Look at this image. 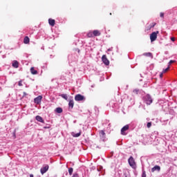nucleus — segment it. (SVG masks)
Here are the masks:
<instances>
[{"instance_id":"1","label":"nucleus","mask_w":177,"mask_h":177,"mask_svg":"<svg viewBox=\"0 0 177 177\" xmlns=\"http://www.w3.org/2000/svg\"><path fill=\"white\" fill-rule=\"evenodd\" d=\"M143 100L147 106H150V104L153 103V98L151 97V95L149 94L143 97Z\"/></svg>"},{"instance_id":"2","label":"nucleus","mask_w":177,"mask_h":177,"mask_svg":"<svg viewBox=\"0 0 177 177\" xmlns=\"http://www.w3.org/2000/svg\"><path fill=\"white\" fill-rule=\"evenodd\" d=\"M129 164L131 168H133L134 169H136V162H135V159H133V157L131 156L129 160Z\"/></svg>"},{"instance_id":"3","label":"nucleus","mask_w":177,"mask_h":177,"mask_svg":"<svg viewBox=\"0 0 177 177\" xmlns=\"http://www.w3.org/2000/svg\"><path fill=\"white\" fill-rule=\"evenodd\" d=\"M160 32L157 30L156 32H153L150 35L151 42H154V41L157 39V35Z\"/></svg>"},{"instance_id":"4","label":"nucleus","mask_w":177,"mask_h":177,"mask_svg":"<svg viewBox=\"0 0 177 177\" xmlns=\"http://www.w3.org/2000/svg\"><path fill=\"white\" fill-rule=\"evenodd\" d=\"M75 100L76 102H82V100H85V97L81 94H77L75 96Z\"/></svg>"},{"instance_id":"5","label":"nucleus","mask_w":177,"mask_h":177,"mask_svg":"<svg viewBox=\"0 0 177 177\" xmlns=\"http://www.w3.org/2000/svg\"><path fill=\"white\" fill-rule=\"evenodd\" d=\"M102 60L105 66H109V64H110V61H109L106 55H102Z\"/></svg>"},{"instance_id":"6","label":"nucleus","mask_w":177,"mask_h":177,"mask_svg":"<svg viewBox=\"0 0 177 177\" xmlns=\"http://www.w3.org/2000/svg\"><path fill=\"white\" fill-rule=\"evenodd\" d=\"M48 169H49V165H46L44 167H41L40 169L41 175H44V174L46 173Z\"/></svg>"},{"instance_id":"7","label":"nucleus","mask_w":177,"mask_h":177,"mask_svg":"<svg viewBox=\"0 0 177 177\" xmlns=\"http://www.w3.org/2000/svg\"><path fill=\"white\" fill-rule=\"evenodd\" d=\"M128 129H129V124H127L122 128L121 133L124 136L127 135V133H125V131H128Z\"/></svg>"},{"instance_id":"8","label":"nucleus","mask_w":177,"mask_h":177,"mask_svg":"<svg viewBox=\"0 0 177 177\" xmlns=\"http://www.w3.org/2000/svg\"><path fill=\"white\" fill-rule=\"evenodd\" d=\"M41 100H42V95H39L38 97L34 99V102L35 103H36V104H39Z\"/></svg>"},{"instance_id":"9","label":"nucleus","mask_w":177,"mask_h":177,"mask_svg":"<svg viewBox=\"0 0 177 177\" xmlns=\"http://www.w3.org/2000/svg\"><path fill=\"white\" fill-rule=\"evenodd\" d=\"M155 171H161V167L158 165H156L154 166L152 169H151V172H154Z\"/></svg>"},{"instance_id":"10","label":"nucleus","mask_w":177,"mask_h":177,"mask_svg":"<svg viewBox=\"0 0 177 177\" xmlns=\"http://www.w3.org/2000/svg\"><path fill=\"white\" fill-rule=\"evenodd\" d=\"M93 37H99L100 36V31L98 30H95L93 31Z\"/></svg>"},{"instance_id":"11","label":"nucleus","mask_w":177,"mask_h":177,"mask_svg":"<svg viewBox=\"0 0 177 177\" xmlns=\"http://www.w3.org/2000/svg\"><path fill=\"white\" fill-rule=\"evenodd\" d=\"M35 118H36L37 121H38L39 122H42V124H44L45 122V121L44 120L42 117H41L39 115H37Z\"/></svg>"},{"instance_id":"12","label":"nucleus","mask_w":177,"mask_h":177,"mask_svg":"<svg viewBox=\"0 0 177 177\" xmlns=\"http://www.w3.org/2000/svg\"><path fill=\"white\" fill-rule=\"evenodd\" d=\"M30 73L33 75H36V74H38V71L34 68V67L30 68Z\"/></svg>"},{"instance_id":"13","label":"nucleus","mask_w":177,"mask_h":177,"mask_svg":"<svg viewBox=\"0 0 177 177\" xmlns=\"http://www.w3.org/2000/svg\"><path fill=\"white\" fill-rule=\"evenodd\" d=\"M69 109H73L74 107V100H71L68 102Z\"/></svg>"},{"instance_id":"14","label":"nucleus","mask_w":177,"mask_h":177,"mask_svg":"<svg viewBox=\"0 0 177 177\" xmlns=\"http://www.w3.org/2000/svg\"><path fill=\"white\" fill-rule=\"evenodd\" d=\"M142 55L146 56L147 57H151V59H153V54L151 53H145Z\"/></svg>"},{"instance_id":"15","label":"nucleus","mask_w":177,"mask_h":177,"mask_svg":"<svg viewBox=\"0 0 177 177\" xmlns=\"http://www.w3.org/2000/svg\"><path fill=\"white\" fill-rule=\"evenodd\" d=\"M48 23H49L50 26L53 27V26H55V19H48Z\"/></svg>"},{"instance_id":"16","label":"nucleus","mask_w":177,"mask_h":177,"mask_svg":"<svg viewBox=\"0 0 177 177\" xmlns=\"http://www.w3.org/2000/svg\"><path fill=\"white\" fill-rule=\"evenodd\" d=\"M24 44H30V38L28 37V36H26L24 39Z\"/></svg>"},{"instance_id":"17","label":"nucleus","mask_w":177,"mask_h":177,"mask_svg":"<svg viewBox=\"0 0 177 177\" xmlns=\"http://www.w3.org/2000/svg\"><path fill=\"white\" fill-rule=\"evenodd\" d=\"M12 67H14V68H19V62L14 61L12 63Z\"/></svg>"},{"instance_id":"18","label":"nucleus","mask_w":177,"mask_h":177,"mask_svg":"<svg viewBox=\"0 0 177 177\" xmlns=\"http://www.w3.org/2000/svg\"><path fill=\"white\" fill-rule=\"evenodd\" d=\"M100 136L101 138H106V133H104V131L101 130V131H100Z\"/></svg>"},{"instance_id":"19","label":"nucleus","mask_w":177,"mask_h":177,"mask_svg":"<svg viewBox=\"0 0 177 177\" xmlns=\"http://www.w3.org/2000/svg\"><path fill=\"white\" fill-rule=\"evenodd\" d=\"M72 136H73V138H79V136H81V131L77 133H72Z\"/></svg>"},{"instance_id":"20","label":"nucleus","mask_w":177,"mask_h":177,"mask_svg":"<svg viewBox=\"0 0 177 177\" xmlns=\"http://www.w3.org/2000/svg\"><path fill=\"white\" fill-rule=\"evenodd\" d=\"M56 113H58V114H60L63 113V109L58 107L55 109Z\"/></svg>"},{"instance_id":"21","label":"nucleus","mask_w":177,"mask_h":177,"mask_svg":"<svg viewBox=\"0 0 177 177\" xmlns=\"http://www.w3.org/2000/svg\"><path fill=\"white\" fill-rule=\"evenodd\" d=\"M88 38H93V32L90 31L87 33Z\"/></svg>"},{"instance_id":"22","label":"nucleus","mask_w":177,"mask_h":177,"mask_svg":"<svg viewBox=\"0 0 177 177\" xmlns=\"http://www.w3.org/2000/svg\"><path fill=\"white\" fill-rule=\"evenodd\" d=\"M61 97H62L63 99H65V100H67V99H68V97L67 96V94H62Z\"/></svg>"},{"instance_id":"23","label":"nucleus","mask_w":177,"mask_h":177,"mask_svg":"<svg viewBox=\"0 0 177 177\" xmlns=\"http://www.w3.org/2000/svg\"><path fill=\"white\" fill-rule=\"evenodd\" d=\"M74 171V169L72 168V167H71V168H69L68 169V172H69V175L70 176H72L73 175V171Z\"/></svg>"},{"instance_id":"24","label":"nucleus","mask_w":177,"mask_h":177,"mask_svg":"<svg viewBox=\"0 0 177 177\" xmlns=\"http://www.w3.org/2000/svg\"><path fill=\"white\" fill-rule=\"evenodd\" d=\"M133 93H134V95H138V93H139V89H135L133 91Z\"/></svg>"},{"instance_id":"25","label":"nucleus","mask_w":177,"mask_h":177,"mask_svg":"<svg viewBox=\"0 0 177 177\" xmlns=\"http://www.w3.org/2000/svg\"><path fill=\"white\" fill-rule=\"evenodd\" d=\"M168 70H169V66H168V67H167V68H165V69H163V71H162L163 74L165 73H167V71H168Z\"/></svg>"},{"instance_id":"26","label":"nucleus","mask_w":177,"mask_h":177,"mask_svg":"<svg viewBox=\"0 0 177 177\" xmlns=\"http://www.w3.org/2000/svg\"><path fill=\"white\" fill-rule=\"evenodd\" d=\"M147 128H150L151 127V122H149L147 124Z\"/></svg>"},{"instance_id":"27","label":"nucleus","mask_w":177,"mask_h":177,"mask_svg":"<svg viewBox=\"0 0 177 177\" xmlns=\"http://www.w3.org/2000/svg\"><path fill=\"white\" fill-rule=\"evenodd\" d=\"M19 86H23V82L22 81H19L18 83Z\"/></svg>"},{"instance_id":"28","label":"nucleus","mask_w":177,"mask_h":177,"mask_svg":"<svg viewBox=\"0 0 177 177\" xmlns=\"http://www.w3.org/2000/svg\"><path fill=\"white\" fill-rule=\"evenodd\" d=\"M172 63H175V61L170 60L169 62V66H171L172 64Z\"/></svg>"},{"instance_id":"29","label":"nucleus","mask_w":177,"mask_h":177,"mask_svg":"<svg viewBox=\"0 0 177 177\" xmlns=\"http://www.w3.org/2000/svg\"><path fill=\"white\" fill-rule=\"evenodd\" d=\"M142 177H146V171H142Z\"/></svg>"},{"instance_id":"30","label":"nucleus","mask_w":177,"mask_h":177,"mask_svg":"<svg viewBox=\"0 0 177 177\" xmlns=\"http://www.w3.org/2000/svg\"><path fill=\"white\" fill-rule=\"evenodd\" d=\"M160 17L163 18L164 17V12H160Z\"/></svg>"},{"instance_id":"31","label":"nucleus","mask_w":177,"mask_h":177,"mask_svg":"<svg viewBox=\"0 0 177 177\" xmlns=\"http://www.w3.org/2000/svg\"><path fill=\"white\" fill-rule=\"evenodd\" d=\"M155 26H156V23H152V24H151V28H153V27H154Z\"/></svg>"},{"instance_id":"32","label":"nucleus","mask_w":177,"mask_h":177,"mask_svg":"<svg viewBox=\"0 0 177 177\" xmlns=\"http://www.w3.org/2000/svg\"><path fill=\"white\" fill-rule=\"evenodd\" d=\"M72 177H80V176H78V174H75Z\"/></svg>"},{"instance_id":"33","label":"nucleus","mask_w":177,"mask_h":177,"mask_svg":"<svg viewBox=\"0 0 177 177\" xmlns=\"http://www.w3.org/2000/svg\"><path fill=\"white\" fill-rule=\"evenodd\" d=\"M171 41H172L173 42H175V37H171Z\"/></svg>"},{"instance_id":"34","label":"nucleus","mask_w":177,"mask_h":177,"mask_svg":"<svg viewBox=\"0 0 177 177\" xmlns=\"http://www.w3.org/2000/svg\"><path fill=\"white\" fill-rule=\"evenodd\" d=\"M164 73L162 72V73L160 74V77L162 78V75H163Z\"/></svg>"},{"instance_id":"35","label":"nucleus","mask_w":177,"mask_h":177,"mask_svg":"<svg viewBox=\"0 0 177 177\" xmlns=\"http://www.w3.org/2000/svg\"><path fill=\"white\" fill-rule=\"evenodd\" d=\"M27 95H28V94H27V93L24 92V95L23 96H27Z\"/></svg>"},{"instance_id":"36","label":"nucleus","mask_w":177,"mask_h":177,"mask_svg":"<svg viewBox=\"0 0 177 177\" xmlns=\"http://www.w3.org/2000/svg\"><path fill=\"white\" fill-rule=\"evenodd\" d=\"M111 49H113V48H109L107 50H108V52H110V51H111Z\"/></svg>"},{"instance_id":"37","label":"nucleus","mask_w":177,"mask_h":177,"mask_svg":"<svg viewBox=\"0 0 177 177\" xmlns=\"http://www.w3.org/2000/svg\"><path fill=\"white\" fill-rule=\"evenodd\" d=\"M30 177H34V175L30 174Z\"/></svg>"}]
</instances>
